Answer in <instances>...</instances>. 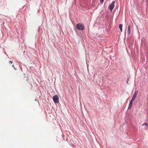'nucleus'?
<instances>
[{
	"instance_id": "1",
	"label": "nucleus",
	"mask_w": 148,
	"mask_h": 148,
	"mask_svg": "<svg viewBox=\"0 0 148 148\" xmlns=\"http://www.w3.org/2000/svg\"><path fill=\"white\" fill-rule=\"evenodd\" d=\"M77 28L79 30H83L84 29V25L81 23H78L76 25Z\"/></svg>"
},
{
	"instance_id": "2",
	"label": "nucleus",
	"mask_w": 148,
	"mask_h": 148,
	"mask_svg": "<svg viewBox=\"0 0 148 148\" xmlns=\"http://www.w3.org/2000/svg\"><path fill=\"white\" fill-rule=\"evenodd\" d=\"M115 1H113L109 5L108 9L112 12L114 7Z\"/></svg>"
},
{
	"instance_id": "3",
	"label": "nucleus",
	"mask_w": 148,
	"mask_h": 148,
	"mask_svg": "<svg viewBox=\"0 0 148 148\" xmlns=\"http://www.w3.org/2000/svg\"><path fill=\"white\" fill-rule=\"evenodd\" d=\"M53 101L55 103H59V98L57 95L54 96L53 97Z\"/></svg>"
},
{
	"instance_id": "4",
	"label": "nucleus",
	"mask_w": 148,
	"mask_h": 148,
	"mask_svg": "<svg viewBox=\"0 0 148 148\" xmlns=\"http://www.w3.org/2000/svg\"><path fill=\"white\" fill-rule=\"evenodd\" d=\"M138 91H136L134 93V95L132 100V101H134L137 95V94L138 93Z\"/></svg>"
},
{
	"instance_id": "5",
	"label": "nucleus",
	"mask_w": 148,
	"mask_h": 148,
	"mask_svg": "<svg viewBox=\"0 0 148 148\" xmlns=\"http://www.w3.org/2000/svg\"><path fill=\"white\" fill-rule=\"evenodd\" d=\"M134 101H132V100L131 99V100L130 101V104L128 107V109H130L131 108L132 105V103Z\"/></svg>"
},
{
	"instance_id": "6",
	"label": "nucleus",
	"mask_w": 148,
	"mask_h": 148,
	"mask_svg": "<svg viewBox=\"0 0 148 148\" xmlns=\"http://www.w3.org/2000/svg\"><path fill=\"white\" fill-rule=\"evenodd\" d=\"M131 25H129L128 27L127 32L129 34H131Z\"/></svg>"
},
{
	"instance_id": "7",
	"label": "nucleus",
	"mask_w": 148,
	"mask_h": 148,
	"mask_svg": "<svg viewBox=\"0 0 148 148\" xmlns=\"http://www.w3.org/2000/svg\"><path fill=\"white\" fill-rule=\"evenodd\" d=\"M122 27H123V25L122 24H120L119 25V28L120 29L121 32H122Z\"/></svg>"
},
{
	"instance_id": "8",
	"label": "nucleus",
	"mask_w": 148,
	"mask_h": 148,
	"mask_svg": "<svg viewBox=\"0 0 148 148\" xmlns=\"http://www.w3.org/2000/svg\"><path fill=\"white\" fill-rule=\"evenodd\" d=\"M144 125H147V124L146 123H143L142 125L143 126Z\"/></svg>"
},
{
	"instance_id": "9",
	"label": "nucleus",
	"mask_w": 148,
	"mask_h": 148,
	"mask_svg": "<svg viewBox=\"0 0 148 148\" xmlns=\"http://www.w3.org/2000/svg\"><path fill=\"white\" fill-rule=\"evenodd\" d=\"M104 0H100V2H101V3H103V1H104Z\"/></svg>"
},
{
	"instance_id": "10",
	"label": "nucleus",
	"mask_w": 148,
	"mask_h": 148,
	"mask_svg": "<svg viewBox=\"0 0 148 148\" xmlns=\"http://www.w3.org/2000/svg\"><path fill=\"white\" fill-rule=\"evenodd\" d=\"M13 62L12 61H10L9 62V63L10 64H12Z\"/></svg>"
},
{
	"instance_id": "11",
	"label": "nucleus",
	"mask_w": 148,
	"mask_h": 148,
	"mask_svg": "<svg viewBox=\"0 0 148 148\" xmlns=\"http://www.w3.org/2000/svg\"><path fill=\"white\" fill-rule=\"evenodd\" d=\"M12 66L13 67H14V65H12Z\"/></svg>"
}]
</instances>
